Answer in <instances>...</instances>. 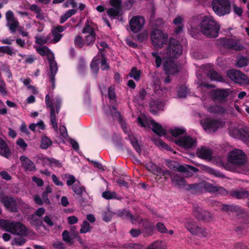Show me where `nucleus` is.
I'll use <instances>...</instances> for the list:
<instances>
[{
  "mask_svg": "<svg viewBox=\"0 0 249 249\" xmlns=\"http://www.w3.org/2000/svg\"><path fill=\"white\" fill-rule=\"evenodd\" d=\"M199 26L202 34L208 37L218 36L220 26L213 17L206 16L203 17Z\"/></svg>",
  "mask_w": 249,
  "mask_h": 249,
  "instance_id": "1",
  "label": "nucleus"
},
{
  "mask_svg": "<svg viewBox=\"0 0 249 249\" xmlns=\"http://www.w3.org/2000/svg\"><path fill=\"white\" fill-rule=\"evenodd\" d=\"M211 5L214 13L219 17L228 15L231 12L230 0H213Z\"/></svg>",
  "mask_w": 249,
  "mask_h": 249,
  "instance_id": "2",
  "label": "nucleus"
},
{
  "mask_svg": "<svg viewBox=\"0 0 249 249\" xmlns=\"http://www.w3.org/2000/svg\"><path fill=\"white\" fill-rule=\"evenodd\" d=\"M20 199L8 196L3 192L0 193V202L5 208L12 213H17L19 210L18 202Z\"/></svg>",
  "mask_w": 249,
  "mask_h": 249,
  "instance_id": "3",
  "label": "nucleus"
},
{
  "mask_svg": "<svg viewBox=\"0 0 249 249\" xmlns=\"http://www.w3.org/2000/svg\"><path fill=\"white\" fill-rule=\"evenodd\" d=\"M182 51V47L178 40L173 37L169 39L166 50L169 57L178 58L181 55Z\"/></svg>",
  "mask_w": 249,
  "mask_h": 249,
  "instance_id": "4",
  "label": "nucleus"
},
{
  "mask_svg": "<svg viewBox=\"0 0 249 249\" xmlns=\"http://www.w3.org/2000/svg\"><path fill=\"white\" fill-rule=\"evenodd\" d=\"M227 158L230 163L237 166L244 165L247 161L244 152L239 149H235L231 151L228 154Z\"/></svg>",
  "mask_w": 249,
  "mask_h": 249,
  "instance_id": "5",
  "label": "nucleus"
},
{
  "mask_svg": "<svg viewBox=\"0 0 249 249\" xmlns=\"http://www.w3.org/2000/svg\"><path fill=\"white\" fill-rule=\"evenodd\" d=\"M217 42L218 45L229 50L241 51L244 49L238 40L232 38H220Z\"/></svg>",
  "mask_w": 249,
  "mask_h": 249,
  "instance_id": "6",
  "label": "nucleus"
},
{
  "mask_svg": "<svg viewBox=\"0 0 249 249\" xmlns=\"http://www.w3.org/2000/svg\"><path fill=\"white\" fill-rule=\"evenodd\" d=\"M200 123L203 128L210 132H215L224 126V123L221 120L212 118H207L201 120Z\"/></svg>",
  "mask_w": 249,
  "mask_h": 249,
  "instance_id": "7",
  "label": "nucleus"
},
{
  "mask_svg": "<svg viewBox=\"0 0 249 249\" xmlns=\"http://www.w3.org/2000/svg\"><path fill=\"white\" fill-rule=\"evenodd\" d=\"M184 226L193 235L204 237L209 236V233L206 231V229L198 226L193 219L188 220L185 222Z\"/></svg>",
  "mask_w": 249,
  "mask_h": 249,
  "instance_id": "8",
  "label": "nucleus"
},
{
  "mask_svg": "<svg viewBox=\"0 0 249 249\" xmlns=\"http://www.w3.org/2000/svg\"><path fill=\"white\" fill-rule=\"evenodd\" d=\"M153 45L157 48H161L167 41V36L160 30L155 29L151 33Z\"/></svg>",
  "mask_w": 249,
  "mask_h": 249,
  "instance_id": "9",
  "label": "nucleus"
},
{
  "mask_svg": "<svg viewBox=\"0 0 249 249\" xmlns=\"http://www.w3.org/2000/svg\"><path fill=\"white\" fill-rule=\"evenodd\" d=\"M227 76L231 80L240 85H244L249 84V80L246 75L240 71L231 69L227 71Z\"/></svg>",
  "mask_w": 249,
  "mask_h": 249,
  "instance_id": "10",
  "label": "nucleus"
},
{
  "mask_svg": "<svg viewBox=\"0 0 249 249\" xmlns=\"http://www.w3.org/2000/svg\"><path fill=\"white\" fill-rule=\"evenodd\" d=\"M49 72H48V75L50 77L49 81L52 84V86L49 87V93L53 92V90L55 88V76L58 71L57 64L56 61L54 60V56H52L49 57Z\"/></svg>",
  "mask_w": 249,
  "mask_h": 249,
  "instance_id": "11",
  "label": "nucleus"
},
{
  "mask_svg": "<svg viewBox=\"0 0 249 249\" xmlns=\"http://www.w3.org/2000/svg\"><path fill=\"white\" fill-rule=\"evenodd\" d=\"M145 21L142 16H133L129 21L130 31L134 33H138L143 28Z\"/></svg>",
  "mask_w": 249,
  "mask_h": 249,
  "instance_id": "12",
  "label": "nucleus"
},
{
  "mask_svg": "<svg viewBox=\"0 0 249 249\" xmlns=\"http://www.w3.org/2000/svg\"><path fill=\"white\" fill-rule=\"evenodd\" d=\"M175 142L185 149H191L196 145V140L190 136H181L177 139Z\"/></svg>",
  "mask_w": 249,
  "mask_h": 249,
  "instance_id": "13",
  "label": "nucleus"
},
{
  "mask_svg": "<svg viewBox=\"0 0 249 249\" xmlns=\"http://www.w3.org/2000/svg\"><path fill=\"white\" fill-rule=\"evenodd\" d=\"M231 135H233L235 138H237L244 142H249V126L244 125L238 127L232 132Z\"/></svg>",
  "mask_w": 249,
  "mask_h": 249,
  "instance_id": "14",
  "label": "nucleus"
},
{
  "mask_svg": "<svg viewBox=\"0 0 249 249\" xmlns=\"http://www.w3.org/2000/svg\"><path fill=\"white\" fill-rule=\"evenodd\" d=\"M194 216L198 220L209 221L212 217L210 213L204 210L202 208L194 206L193 210Z\"/></svg>",
  "mask_w": 249,
  "mask_h": 249,
  "instance_id": "15",
  "label": "nucleus"
},
{
  "mask_svg": "<svg viewBox=\"0 0 249 249\" xmlns=\"http://www.w3.org/2000/svg\"><path fill=\"white\" fill-rule=\"evenodd\" d=\"M114 215H116L123 219H129L132 224L138 221L140 218V216L138 215H133L129 210L125 209L118 210L116 212L114 213Z\"/></svg>",
  "mask_w": 249,
  "mask_h": 249,
  "instance_id": "16",
  "label": "nucleus"
},
{
  "mask_svg": "<svg viewBox=\"0 0 249 249\" xmlns=\"http://www.w3.org/2000/svg\"><path fill=\"white\" fill-rule=\"evenodd\" d=\"M163 70L166 75H172L178 73L179 68L175 62L172 60H166L163 65Z\"/></svg>",
  "mask_w": 249,
  "mask_h": 249,
  "instance_id": "17",
  "label": "nucleus"
},
{
  "mask_svg": "<svg viewBox=\"0 0 249 249\" xmlns=\"http://www.w3.org/2000/svg\"><path fill=\"white\" fill-rule=\"evenodd\" d=\"M229 95L228 89H217L212 92V96L214 100L221 102L226 101L227 98Z\"/></svg>",
  "mask_w": 249,
  "mask_h": 249,
  "instance_id": "18",
  "label": "nucleus"
},
{
  "mask_svg": "<svg viewBox=\"0 0 249 249\" xmlns=\"http://www.w3.org/2000/svg\"><path fill=\"white\" fill-rule=\"evenodd\" d=\"M140 224L142 225V231L144 236H148L153 234L155 226L153 223L147 219H141Z\"/></svg>",
  "mask_w": 249,
  "mask_h": 249,
  "instance_id": "19",
  "label": "nucleus"
},
{
  "mask_svg": "<svg viewBox=\"0 0 249 249\" xmlns=\"http://www.w3.org/2000/svg\"><path fill=\"white\" fill-rule=\"evenodd\" d=\"M13 224V226L12 227L10 233L21 236L27 234V229L23 224L17 221H14Z\"/></svg>",
  "mask_w": 249,
  "mask_h": 249,
  "instance_id": "20",
  "label": "nucleus"
},
{
  "mask_svg": "<svg viewBox=\"0 0 249 249\" xmlns=\"http://www.w3.org/2000/svg\"><path fill=\"white\" fill-rule=\"evenodd\" d=\"M21 165L26 171H32L36 169L35 163L25 156H21L19 158Z\"/></svg>",
  "mask_w": 249,
  "mask_h": 249,
  "instance_id": "21",
  "label": "nucleus"
},
{
  "mask_svg": "<svg viewBox=\"0 0 249 249\" xmlns=\"http://www.w3.org/2000/svg\"><path fill=\"white\" fill-rule=\"evenodd\" d=\"M170 177L171 178V183L174 186L178 188H185L186 181L182 176L178 174L172 176L171 174Z\"/></svg>",
  "mask_w": 249,
  "mask_h": 249,
  "instance_id": "22",
  "label": "nucleus"
},
{
  "mask_svg": "<svg viewBox=\"0 0 249 249\" xmlns=\"http://www.w3.org/2000/svg\"><path fill=\"white\" fill-rule=\"evenodd\" d=\"M0 155L7 159L11 157V151L5 141L0 137Z\"/></svg>",
  "mask_w": 249,
  "mask_h": 249,
  "instance_id": "23",
  "label": "nucleus"
},
{
  "mask_svg": "<svg viewBox=\"0 0 249 249\" xmlns=\"http://www.w3.org/2000/svg\"><path fill=\"white\" fill-rule=\"evenodd\" d=\"M221 210L230 214L231 213H242L243 210L239 206L236 205H229L223 204Z\"/></svg>",
  "mask_w": 249,
  "mask_h": 249,
  "instance_id": "24",
  "label": "nucleus"
},
{
  "mask_svg": "<svg viewBox=\"0 0 249 249\" xmlns=\"http://www.w3.org/2000/svg\"><path fill=\"white\" fill-rule=\"evenodd\" d=\"M164 104L161 101L155 100H152L150 103V111L154 115H156L158 111L163 110Z\"/></svg>",
  "mask_w": 249,
  "mask_h": 249,
  "instance_id": "25",
  "label": "nucleus"
},
{
  "mask_svg": "<svg viewBox=\"0 0 249 249\" xmlns=\"http://www.w3.org/2000/svg\"><path fill=\"white\" fill-rule=\"evenodd\" d=\"M153 126L152 130L159 137L164 136L166 135V131L164 129L162 125L155 122L154 121H152L151 123Z\"/></svg>",
  "mask_w": 249,
  "mask_h": 249,
  "instance_id": "26",
  "label": "nucleus"
},
{
  "mask_svg": "<svg viewBox=\"0 0 249 249\" xmlns=\"http://www.w3.org/2000/svg\"><path fill=\"white\" fill-rule=\"evenodd\" d=\"M190 170L194 173H196L198 171L197 168L193 166L188 165H182L179 163H178L176 170L180 173H187L188 175L191 176L190 174H192V173H190Z\"/></svg>",
  "mask_w": 249,
  "mask_h": 249,
  "instance_id": "27",
  "label": "nucleus"
},
{
  "mask_svg": "<svg viewBox=\"0 0 249 249\" xmlns=\"http://www.w3.org/2000/svg\"><path fill=\"white\" fill-rule=\"evenodd\" d=\"M171 173L172 172L169 170L167 169L163 170L159 167L158 169L156 170L153 174L156 176L155 178L156 179L160 180L163 177L164 178V180H166L168 177H171Z\"/></svg>",
  "mask_w": 249,
  "mask_h": 249,
  "instance_id": "28",
  "label": "nucleus"
},
{
  "mask_svg": "<svg viewBox=\"0 0 249 249\" xmlns=\"http://www.w3.org/2000/svg\"><path fill=\"white\" fill-rule=\"evenodd\" d=\"M197 155L201 159L205 160H211L212 157V151L205 147H202L201 149L198 150Z\"/></svg>",
  "mask_w": 249,
  "mask_h": 249,
  "instance_id": "29",
  "label": "nucleus"
},
{
  "mask_svg": "<svg viewBox=\"0 0 249 249\" xmlns=\"http://www.w3.org/2000/svg\"><path fill=\"white\" fill-rule=\"evenodd\" d=\"M230 195L231 196L237 199H244L249 197V192L244 189H241L240 190L232 191L231 192Z\"/></svg>",
  "mask_w": 249,
  "mask_h": 249,
  "instance_id": "30",
  "label": "nucleus"
},
{
  "mask_svg": "<svg viewBox=\"0 0 249 249\" xmlns=\"http://www.w3.org/2000/svg\"><path fill=\"white\" fill-rule=\"evenodd\" d=\"M50 109V122L51 124L55 130V131H58V125L57 123L56 120V115H55V110L54 106H52Z\"/></svg>",
  "mask_w": 249,
  "mask_h": 249,
  "instance_id": "31",
  "label": "nucleus"
},
{
  "mask_svg": "<svg viewBox=\"0 0 249 249\" xmlns=\"http://www.w3.org/2000/svg\"><path fill=\"white\" fill-rule=\"evenodd\" d=\"M13 222L14 221L1 219H0V226L4 231L10 232Z\"/></svg>",
  "mask_w": 249,
  "mask_h": 249,
  "instance_id": "32",
  "label": "nucleus"
},
{
  "mask_svg": "<svg viewBox=\"0 0 249 249\" xmlns=\"http://www.w3.org/2000/svg\"><path fill=\"white\" fill-rule=\"evenodd\" d=\"M44 161L48 165L51 166L52 168H60L62 166V165L59 160L53 158H44Z\"/></svg>",
  "mask_w": 249,
  "mask_h": 249,
  "instance_id": "33",
  "label": "nucleus"
},
{
  "mask_svg": "<svg viewBox=\"0 0 249 249\" xmlns=\"http://www.w3.org/2000/svg\"><path fill=\"white\" fill-rule=\"evenodd\" d=\"M129 140L130 143L132 145L133 148L135 149L136 151L139 154L141 153L142 150L138 143V140L133 135H128Z\"/></svg>",
  "mask_w": 249,
  "mask_h": 249,
  "instance_id": "34",
  "label": "nucleus"
},
{
  "mask_svg": "<svg viewBox=\"0 0 249 249\" xmlns=\"http://www.w3.org/2000/svg\"><path fill=\"white\" fill-rule=\"evenodd\" d=\"M207 76L211 80H216L220 82L223 80V77L214 70L209 71Z\"/></svg>",
  "mask_w": 249,
  "mask_h": 249,
  "instance_id": "35",
  "label": "nucleus"
},
{
  "mask_svg": "<svg viewBox=\"0 0 249 249\" xmlns=\"http://www.w3.org/2000/svg\"><path fill=\"white\" fill-rule=\"evenodd\" d=\"M208 111L211 113L214 114H222L224 112V109L223 107L218 106V105H213L210 106L208 108Z\"/></svg>",
  "mask_w": 249,
  "mask_h": 249,
  "instance_id": "36",
  "label": "nucleus"
},
{
  "mask_svg": "<svg viewBox=\"0 0 249 249\" xmlns=\"http://www.w3.org/2000/svg\"><path fill=\"white\" fill-rule=\"evenodd\" d=\"M128 75L130 78L134 79L136 81H139L141 78V71L138 70L136 67H132Z\"/></svg>",
  "mask_w": 249,
  "mask_h": 249,
  "instance_id": "37",
  "label": "nucleus"
},
{
  "mask_svg": "<svg viewBox=\"0 0 249 249\" xmlns=\"http://www.w3.org/2000/svg\"><path fill=\"white\" fill-rule=\"evenodd\" d=\"M99 59L94 57L90 64L91 70L96 76H97L99 70Z\"/></svg>",
  "mask_w": 249,
  "mask_h": 249,
  "instance_id": "38",
  "label": "nucleus"
},
{
  "mask_svg": "<svg viewBox=\"0 0 249 249\" xmlns=\"http://www.w3.org/2000/svg\"><path fill=\"white\" fill-rule=\"evenodd\" d=\"M37 53L41 56H45V55H50V56H48V59L49 60V57H51L52 56H54L53 53L51 52V50L46 46H43L40 48H38L37 49Z\"/></svg>",
  "mask_w": 249,
  "mask_h": 249,
  "instance_id": "39",
  "label": "nucleus"
},
{
  "mask_svg": "<svg viewBox=\"0 0 249 249\" xmlns=\"http://www.w3.org/2000/svg\"><path fill=\"white\" fill-rule=\"evenodd\" d=\"M121 11V8L112 7L109 8L107 10V13L110 18H115V17H119L120 16Z\"/></svg>",
  "mask_w": 249,
  "mask_h": 249,
  "instance_id": "40",
  "label": "nucleus"
},
{
  "mask_svg": "<svg viewBox=\"0 0 249 249\" xmlns=\"http://www.w3.org/2000/svg\"><path fill=\"white\" fill-rule=\"evenodd\" d=\"M186 130L182 127H175L170 130L171 135L174 137H178L181 135L185 134Z\"/></svg>",
  "mask_w": 249,
  "mask_h": 249,
  "instance_id": "41",
  "label": "nucleus"
},
{
  "mask_svg": "<svg viewBox=\"0 0 249 249\" xmlns=\"http://www.w3.org/2000/svg\"><path fill=\"white\" fill-rule=\"evenodd\" d=\"M52 144V140L46 136L42 137L41 141L40 147L43 149H46Z\"/></svg>",
  "mask_w": 249,
  "mask_h": 249,
  "instance_id": "42",
  "label": "nucleus"
},
{
  "mask_svg": "<svg viewBox=\"0 0 249 249\" xmlns=\"http://www.w3.org/2000/svg\"><path fill=\"white\" fill-rule=\"evenodd\" d=\"M249 62V59L247 57L241 56L238 58L236 66L238 68H241L247 66Z\"/></svg>",
  "mask_w": 249,
  "mask_h": 249,
  "instance_id": "43",
  "label": "nucleus"
},
{
  "mask_svg": "<svg viewBox=\"0 0 249 249\" xmlns=\"http://www.w3.org/2000/svg\"><path fill=\"white\" fill-rule=\"evenodd\" d=\"M178 96L179 98H185L188 93V89L184 85L180 86L177 90Z\"/></svg>",
  "mask_w": 249,
  "mask_h": 249,
  "instance_id": "44",
  "label": "nucleus"
},
{
  "mask_svg": "<svg viewBox=\"0 0 249 249\" xmlns=\"http://www.w3.org/2000/svg\"><path fill=\"white\" fill-rule=\"evenodd\" d=\"M72 191L79 196H82L83 193L85 191V188L83 186H79L77 184H74L72 187Z\"/></svg>",
  "mask_w": 249,
  "mask_h": 249,
  "instance_id": "45",
  "label": "nucleus"
},
{
  "mask_svg": "<svg viewBox=\"0 0 249 249\" xmlns=\"http://www.w3.org/2000/svg\"><path fill=\"white\" fill-rule=\"evenodd\" d=\"M117 194L115 192H110L109 191H106L103 193L102 196L107 200L112 199H118L117 197Z\"/></svg>",
  "mask_w": 249,
  "mask_h": 249,
  "instance_id": "46",
  "label": "nucleus"
},
{
  "mask_svg": "<svg viewBox=\"0 0 249 249\" xmlns=\"http://www.w3.org/2000/svg\"><path fill=\"white\" fill-rule=\"evenodd\" d=\"M185 190L187 191H192L193 193H196L199 191L200 189V185L199 184L195 183V184H188L186 183L185 186Z\"/></svg>",
  "mask_w": 249,
  "mask_h": 249,
  "instance_id": "47",
  "label": "nucleus"
},
{
  "mask_svg": "<svg viewBox=\"0 0 249 249\" xmlns=\"http://www.w3.org/2000/svg\"><path fill=\"white\" fill-rule=\"evenodd\" d=\"M7 26L9 27V30L12 33H15L19 26V22L17 20L15 19L8 22Z\"/></svg>",
  "mask_w": 249,
  "mask_h": 249,
  "instance_id": "48",
  "label": "nucleus"
},
{
  "mask_svg": "<svg viewBox=\"0 0 249 249\" xmlns=\"http://www.w3.org/2000/svg\"><path fill=\"white\" fill-rule=\"evenodd\" d=\"M147 92L145 89L142 88L139 91L138 94L136 95L135 98L138 101H143L145 99Z\"/></svg>",
  "mask_w": 249,
  "mask_h": 249,
  "instance_id": "49",
  "label": "nucleus"
},
{
  "mask_svg": "<svg viewBox=\"0 0 249 249\" xmlns=\"http://www.w3.org/2000/svg\"><path fill=\"white\" fill-rule=\"evenodd\" d=\"M96 37V34H90L86 36L85 38V43L87 46L92 45L95 40Z\"/></svg>",
  "mask_w": 249,
  "mask_h": 249,
  "instance_id": "50",
  "label": "nucleus"
},
{
  "mask_svg": "<svg viewBox=\"0 0 249 249\" xmlns=\"http://www.w3.org/2000/svg\"><path fill=\"white\" fill-rule=\"evenodd\" d=\"M91 228V227L90 225V224L86 220L83 221L82 224L81 225V229L80 230V233H85L89 231L90 229Z\"/></svg>",
  "mask_w": 249,
  "mask_h": 249,
  "instance_id": "51",
  "label": "nucleus"
},
{
  "mask_svg": "<svg viewBox=\"0 0 249 249\" xmlns=\"http://www.w3.org/2000/svg\"><path fill=\"white\" fill-rule=\"evenodd\" d=\"M0 53H6L9 55H12L15 53L14 52V49H12L9 46H0Z\"/></svg>",
  "mask_w": 249,
  "mask_h": 249,
  "instance_id": "52",
  "label": "nucleus"
},
{
  "mask_svg": "<svg viewBox=\"0 0 249 249\" xmlns=\"http://www.w3.org/2000/svg\"><path fill=\"white\" fill-rule=\"evenodd\" d=\"M74 43L78 48H82L85 44L83 37L80 36H77L75 37Z\"/></svg>",
  "mask_w": 249,
  "mask_h": 249,
  "instance_id": "53",
  "label": "nucleus"
},
{
  "mask_svg": "<svg viewBox=\"0 0 249 249\" xmlns=\"http://www.w3.org/2000/svg\"><path fill=\"white\" fill-rule=\"evenodd\" d=\"M102 59L101 60V69L102 71H105L109 69V65L107 61V58L106 56L102 54Z\"/></svg>",
  "mask_w": 249,
  "mask_h": 249,
  "instance_id": "54",
  "label": "nucleus"
},
{
  "mask_svg": "<svg viewBox=\"0 0 249 249\" xmlns=\"http://www.w3.org/2000/svg\"><path fill=\"white\" fill-rule=\"evenodd\" d=\"M159 167L153 163L152 162H149L146 163L145 168L149 171L151 172L153 174L156 170L158 169Z\"/></svg>",
  "mask_w": 249,
  "mask_h": 249,
  "instance_id": "55",
  "label": "nucleus"
},
{
  "mask_svg": "<svg viewBox=\"0 0 249 249\" xmlns=\"http://www.w3.org/2000/svg\"><path fill=\"white\" fill-rule=\"evenodd\" d=\"M151 55L153 57H154L155 58V63L156 67L157 68H159L161 66L162 62L161 57L159 55L158 53L156 52H152Z\"/></svg>",
  "mask_w": 249,
  "mask_h": 249,
  "instance_id": "56",
  "label": "nucleus"
},
{
  "mask_svg": "<svg viewBox=\"0 0 249 249\" xmlns=\"http://www.w3.org/2000/svg\"><path fill=\"white\" fill-rule=\"evenodd\" d=\"M108 96L110 100H114L116 98L115 89L112 87L108 88Z\"/></svg>",
  "mask_w": 249,
  "mask_h": 249,
  "instance_id": "57",
  "label": "nucleus"
},
{
  "mask_svg": "<svg viewBox=\"0 0 249 249\" xmlns=\"http://www.w3.org/2000/svg\"><path fill=\"white\" fill-rule=\"evenodd\" d=\"M83 34H95L94 29L89 24L88 22L86 23L85 27L82 30Z\"/></svg>",
  "mask_w": 249,
  "mask_h": 249,
  "instance_id": "58",
  "label": "nucleus"
},
{
  "mask_svg": "<svg viewBox=\"0 0 249 249\" xmlns=\"http://www.w3.org/2000/svg\"><path fill=\"white\" fill-rule=\"evenodd\" d=\"M147 38V35L145 33H141L135 36V40L140 42H143Z\"/></svg>",
  "mask_w": 249,
  "mask_h": 249,
  "instance_id": "59",
  "label": "nucleus"
},
{
  "mask_svg": "<svg viewBox=\"0 0 249 249\" xmlns=\"http://www.w3.org/2000/svg\"><path fill=\"white\" fill-rule=\"evenodd\" d=\"M157 230L161 233H167L168 230L165 225L161 222H158L156 226Z\"/></svg>",
  "mask_w": 249,
  "mask_h": 249,
  "instance_id": "60",
  "label": "nucleus"
},
{
  "mask_svg": "<svg viewBox=\"0 0 249 249\" xmlns=\"http://www.w3.org/2000/svg\"><path fill=\"white\" fill-rule=\"evenodd\" d=\"M153 141L155 144L158 146H160L161 148L164 149L165 148L166 146H167V144L160 138L157 139H154Z\"/></svg>",
  "mask_w": 249,
  "mask_h": 249,
  "instance_id": "61",
  "label": "nucleus"
},
{
  "mask_svg": "<svg viewBox=\"0 0 249 249\" xmlns=\"http://www.w3.org/2000/svg\"><path fill=\"white\" fill-rule=\"evenodd\" d=\"M62 235L63 241L69 243L71 242V239L70 233L67 230H64L62 232Z\"/></svg>",
  "mask_w": 249,
  "mask_h": 249,
  "instance_id": "62",
  "label": "nucleus"
},
{
  "mask_svg": "<svg viewBox=\"0 0 249 249\" xmlns=\"http://www.w3.org/2000/svg\"><path fill=\"white\" fill-rule=\"evenodd\" d=\"M114 214V213H112L110 211L105 212L103 217V220L105 222L110 221Z\"/></svg>",
  "mask_w": 249,
  "mask_h": 249,
  "instance_id": "63",
  "label": "nucleus"
},
{
  "mask_svg": "<svg viewBox=\"0 0 249 249\" xmlns=\"http://www.w3.org/2000/svg\"><path fill=\"white\" fill-rule=\"evenodd\" d=\"M161 242L156 241L151 244L149 247V249H160Z\"/></svg>",
  "mask_w": 249,
  "mask_h": 249,
  "instance_id": "64",
  "label": "nucleus"
}]
</instances>
